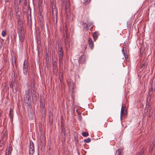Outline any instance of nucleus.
<instances>
[{
    "mask_svg": "<svg viewBox=\"0 0 155 155\" xmlns=\"http://www.w3.org/2000/svg\"><path fill=\"white\" fill-rule=\"evenodd\" d=\"M17 19V32L18 35L20 42L22 43L25 38V34L24 29L23 27V22L21 19V16L16 17Z\"/></svg>",
    "mask_w": 155,
    "mask_h": 155,
    "instance_id": "obj_1",
    "label": "nucleus"
},
{
    "mask_svg": "<svg viewBox=\"0 0 155 155\" xmlns=\"http://www.w3.org/2000/svg\"><path fill=\"white\" fill-rule=\"evenodd\" d=\"M62 8H65L66 15L69 16L70 15V4L69 0H62Z\"/></svg>",
    "mask_w": 155,
    "mask_h": 155,
    "instance_id": "obj_2",
    "label": "nucleus"
},
{
    "mask_svg": "<svg viewBox=\"0 0 155 155\" xmlns=\"http://www.w3.org/2000/svg\"><path fill=\"white\" fill-rule=\"evenodd\" d=\"M14 9L16 17L21 16V13L19 8L18 4L15 2Z\"/></svg>",
    "mask_w": 155,
    "mask_h": 155,
    "instance_id": "obj_3",
    "label": "nucleus"
},
{
    "mask_svg": "<svg viewBox=\"0 0 155 155\" xmlns=\"http://www.w3.org/2000/svg\"><path fill=\"white\" fill-rule=\"evenodd\" d=\"M61 141L62 143H64L65 142L66 139L65 134V129L63 125H61Z\"/></svg>",
    "mask_w": 155,
    "mask_h": 155,
    "instance_id": "obj_4",
    "label": "nucleus"
},
{
    "mask_svg": "<svg viewBox=\"0 0 155 155\" xmlns=\"http://www.w3.org/2000/svg\"><path fill=\"white\" fill-rule=\"evenodd\" d=\"M51 9L50 10V13L52 14L53 16H57L58 13V10L56 6L54 3H51Z\"/></svg>",
    "mask_w": 155,
    "mask_h": 155,
    "instance_id": "obj_5",
    "label": "nucleus"
},
{
    "mask_svg": "<svg viewBox=\"0 0 155 155\" xmlns=\"http://www.w3.org/2000/svg\"><path fill=\"white\" fill-rule=\"evenodd\" d=\"M30 89L28 88L27 91H25V94L24 95V99L25 103H28V101H30L31 97L29 93Z\"/></svg>",
    "mask_w": 155,
    "mask_h": 155,
    "instance_id": "obj_6",
    "label": "nucleus"
},
{
    "mask_svg": "<svg viewBox=\"0 0 155 155\" xmlns=\"http://www.w3.org/2000/svg\"><path fill=\"white\" fill-rule=\"evenodd\" d=\"M148 96L147 97L146 101V108L149 109L150 106V102L151 99V96L152 93H148Z\"/></svg>",
    "mask_w": 155,
    "mask_h": 155,
    "instance_id": "obj_7",
    "label": "nucleus"
},
{
    "mask_svg": "<svg viewBox=\"0 0 155 155\" xmlns=\"http://www.w3.org/2000/svg\"><path fill=\"white\" fill-rule=\"evenodd\" d=\"M29 152V155H33L34 152V144L32 142H30Z\"/></svg>",
    "mask_w": 155,
    "mask_h": 155,
    "instance_id": "obj_8",
    "label": "nucleus"
},
{
    "mask_svg": "<svg viewBox=\"0 0 155 155\" xmlns=\"http://www.w3.org/2000/svg\"><path fill=\"white\" fill-rule=\"evenodd\" d=\"M59 61L60 63L62 62L63 59V49L62 47H59Z\"/></svg>",
    "mask_w": 155,
    "mask_h": 155,
    "instance_id": "obj_9",
    "label": "nucleus"
},
{
    "mask_svg": "<svg viewBox=\"0 0 155 155\" xmlns=\"http://www.w3.org/2000/svg\"><path fill=\"white\" fill-rule=\"evenodd\" d=\"M48 116L49 125L51 126L52 125L53 122V114L50 111L49 112Z\"/></svg>",
    "mask_w": 155,
    "mask_h": 155,
    "instance_id": "obj_10",
    "label": "nucleus"
},
{
    "mask_svg": "<svg viewBox=\"0 0 155 155\" xmlns=\"http://www.w3.org/2000/svg\"><path fill=\"white\" fill-rule=\"evenodd\" d=\"M64 38V42L66 49L68 50L70 47V42L68 41V36H65Z\"/></svg>",
    "mask_w": 155,
    "mask_h": 155,
    "instance_id": "obj_11",
    "label": "nucleus"
},
{
    "mask_svg": "<svg viewBox=\"0 0 155 155\" xmlns=\"http://www.w3.org/2000/svg\"><path fill=\"white\" fill-rule=\"evenodd\" d=\"M85 56L84 55H83L79 58L78 61L79 64H83L85 62Z\"/></svg>",
    "mask_w": 155,
    "mask_h": 155,
    "instance_id": "obj_12",
    "label": "nucleus"
},
{
    "mask_svg": "<svg viewBox=\"0 0 155 155\" xmlns=\"http://www.w3.org/2000/svg\"><path fill=\"white\" fill-rule=\"evenodd\" d=\"M88 43L90 48L92 50L94 47V44L92 39L91 38H89L88 40Z\"/></svg>",
    "mask_w": 155,
    "mask_h": 155,
    "instance_id": "obj_13",
    "label": "nucleus"
},
{
    "mask_svg": "<svg viewBox=\"0 0 155 155\" xmlns=\"http://www.w3.org/2000/svg\"><path fill=\"white\" fill-rule=\"evenodd\" d=\"M36 40L37 41V44L39 45H41V38L40 34L39 32H38L37 35L36 36Z\"/></svg>",
    "mask_w": 155,
    "mask_h": 155,
    "instance_id": "obj_14",
    "label": "nucleus"
},
{
    "mask_svg": "<svg viewBox=\"0 0 155 155\" xmlns=\"http://www.w3.org/2000/svg\"><path fill=\"white\" fill-rule=\"evenodd\" d=\"M155 89V83H154L153 81H152V84L151 85V89L149 91L148 93H150V92L153 94L152 91L153 90H154Z\"/></svg>",
    "mask_w": 155,
    "mask_h": 155,
    "instance_id": "obj_15",
    "label": "nucleus"
},
{
    "mask_svg": "<svg viewBox=\"0 0 155 155\" xmlns=\"http://www.w3.org/2000/svg\"><path fill=\"white\" fill-rule=\"evenodd\" d=\"M99 35V34L97 31H95L94 33L93 36L94 40L95 41L97 39Z\"/></svg>",
    "mask_w": 155,
    "mask_h": 155,
    "instance_id": "obj_16",
    "label": "nucleus"
},
{
    "mask_svg": "<svg viewBox=\"0 0 155 155\" xmlns=\"http://www.w3.org/2000/svg\"><path fill=\"white\" fill-rule=\"evenodd\" d=\"M32 101L34 104H36V103L37 97L36 94L32 95Z\"/></svg>",
    "mask_w": 155,
    "mask_h": 155,
    "instance_id": "obj_17",
    "label": "nucleus"
},
{
    "mask_svg": "<svg viewBox=\"0 0 155 155\" xmlns=\"http://www.w3.org/2000/svg\"><path fill=\"white\" fill-rule=\"evenodd\" d=\"M12 147L11 146H9L8 148H7L6 150V155H7V153H8V155L9 154H11L12 151Z\"/></svg>",
    "mask_w": 155,
    "mask_h": 155,
    "instance_id": "obj_18",
    "label": "nucleus"
},
{
    "mask_svg": "<svg viewBox=\"0 0 155 155\" xmlns=\"http://www.w3.org/2000/svg\"><path fill=\"white\" fill-rule=\"evenodd\" d=\"M40 142L41 143V145L43 147H44L45 144V141L44 139V138L42 137L41 138H40Z\"/></svg>",
    "mask_w": 155,
    "mask_h": 155,
    "instance_id": "obj_19",
    "label": "nucleus"
},
{
    "mask_svg": "<svg viewBox=\"0 0 155 155\" xmlns=\"http://www.w3.org/2000/svg\"><path fill=\"white\" fill-rule=\"evenodd\" d=\"M75 85L73 83L70 82L68 83V87L70 89L73 90L74 87Z\"/></svg>",
    "mask_w": 155,
    "mask_h": 155,
    "instance_id": "obj_20",
    "label": "nucleus"
},
{
    "mask_svg": "<svg viewBox=\"0 0 155 155\" xmlns=\"http://www.w3.org/2000/svg\"><path fill=\"white\" fill-rule=\"evenodd\" d=\"M40 109L42 113L45 114V104L40 105Z\"/></svg>",
    "mask_w": 155,
    "mask_h": 155,
    "instance_id": "obj_21",
    "label": "nucleus"
},
{
    "mask_svg": "<svg viewBox=\"0 0 155 155\" xmlns=\"http://www.w3.org/2000/svg\"><path fill=\"white\" fill-rule=\"evenodd\" d=\"M13 15H14L13 10H12V8H10V18L11 19H12L13 18H14Z\"/></svg>",
    "mask_w": 155,
    "mask_h": 155,
    "instance_id": "obj_22",
    "label": "nucleus"
},
{
    "mask_svg": "<svg viewBox=\"0 0 155 155\" xmlns=\"http://www.w3.org/2000/svg\"><path fill=\"white\" fill-rule=\"evenodd\" d=\"M9 116L10 119L12 121L13 120V111L10 109V111H9Z\"/></svg>",
    "mask_w": 155,
    "mask_h": 155,
    "instance_id": "obj_23",
    "label": "nucleus"
},
{
    "mask_svg": "<svg viewBox=\"0 0 155 155\" xmlns=\"http://www.w3.org/2000/svg\"><path fill=\"white\" fill-rule=\"evenodd\" d=\"M83 25H84V29L86 30H87L89 29V28L88 27V25H87V24L85 23V22H83Z\"/></svg>",
    "mask_w": 155,
    "mask_h": 155,
    "instance_id": "obj_24",
    "label": "nucleus"
},
{
    "mask_svg": "<svg viewBox=\"0 0 155 155\" xmlns=\"http://www.w3.org/2000/svg\"><path fill=\"white\" fill-rule=\"evenodd\" d=\"M24 2V5L25 6H26L27 5V0H19V5H20L21 4V2Z\"/></svg>",
    "mask_w": 155,
    "mask_h": 155,
    "instance_id": "obj_25",
    "label": "nucleus"
},
{
    "mask_svg": "<svg viewBox=\"0 0 155 155\" xmlns=\"http://www.w3.org/2000/svg\"><path fill=\"white\" fill-rule=\"evenodd\" d=\"M25 60L24 61L23 64V69H28L27 64L26 62H25Z\"/></svg>",
    "mask_w": 155,
    "mask_h": 155,
    "instance_id": "obj_26",
    "label": "nucleus"
},
{
    "mask_svg": "<svg viewBox=\"0 0 155 155\" xmlns=\"http://www.w3.org/2000/svg\"><path fill=\"white\" fill-rule=\"evenodd\" d=\"M14 84H15V82H14V83L13 82H12V81H11V82H10V86L9 87L10 88H12V91H13L14 89L13 88V85H14Z\"/></svg>",
    "mask_w": 155,
    "mask_h": 155,
    "instance_id": "obj_27",
    "label": "nucleus"
},
{
    "mask_svg": "<svg viewBox=\"0 0 155 155\" xmlns=\"http://www.w3.org/2000/svg\"><path fill=\"white\" fill-rule=\"evenodd\" d=\"M121 150L118 149L116 151V155H121Z\"/></svg>",
    "mask_w": 155,
    "mask_h": 155,
    "instance_id": "obj_28",
    "label": "nucleus"
},
{
    "mask_svg": "<svg viewBox=\"0 0 155 155\" xmlns=\"http://www.w3.org/2000/svg\"><path fill=\"white\" fill-rule=\"evenodd\" d=\"M27 104V106L28 108H31L32 106L30 104V101H28L27 103H25Z\"/></svg>",
    "mask_w": 155,
    "mask_h": 155,
    "instance_id": "obj_29",
    "label": "nucleus"
},
{
    "mask_svg": "<svg viewBox=\"0 0 155 155\" xmlns=\"http://www.w3.org/2000/svg\"><path fill=\"white\" fill-rule=\"evenodd\" d=\"M144 152L143 149L141 150L140 152L137 153L136 155H143Z\"/></svg>",
    "mask_w": 155,
    "mask_h": 155,
    "instance_id": "obj_30",
    "label": "nucleus"
},
{
    "mask_svg": "<svg viewBox=\"0 0 155 155\" xmlns=\"http://www.w3.org/2000/svg\"><path fill=\"white\" fill-rule=\"evenodd\" d=\"M82 135L84 137H87L88 136L89 134L87 132H83Z\"/></svg>",
    "mask_w": 155,
    "mask_h": 155,
    "instance_id": "obj_31",
    "label": "nucleus"
},
{
    "mask_svg": "<svg viewBox=\"0 0 155 155\" xmlns=\"http://www.w3.org/2000/svg\"><path fill=\"white\" fill-rule=\"evenodd\" d=\"M91 141V139L90 138H88L87 139L84 140V142L86 143H89Z\"/></svg>",
    "mask_w": 155,
    "mask_h": 155,
    "instance_id": "obj_32",
    "label": "nucleus"
},
{
    "mask_svg": "<svg viewBox=\"0 0 155 155\" xmlns=\"http://www.w3.org/2000/svg\"><path fill=\"white\" fill-rule=\"evenodd\" d=\"M124 113V110L122 107L121 109V112H120V118L121 119H122V117H123V114Z\"/></svg>",
    "mask_w": 155,
    "mask_h": 155,
    "instance_id": "obj_33",
    "label": "nucleus"
},
{
    "mask_svg": "<svg viewBox=\"0 0 155 155\" xmlns=\"http://www.w3.org/2000/svg\"><path fill=\"white\" fill-rule=\"evenodd\" d=\"M57 65H56V62H55V61L53 63V67L54 70H56L57 68L56 67Z\"/></svg>",
    "mask_w": 155,
    "mask_h": 155,
    "instance_id": "obj_34",
    "label": "nucleus"
},
{
    "mask_svg": "<svg viewBox=\"0 0 155 155\" xmlns=\"http://www.w3.org/2000/svg\"><path fill=\"white\" fill-rule=\"evenodd\" d=\"M5 145L4 141L2 140H0V147L3 146Z\"/></svg>",
    "mask_w": 155,
    "mask_h": 155,
    "instance_id": "obj_35",
    "label": "nucleus"
},
{
    "mask_svg": "<svg viewBox=\"0 0 155 155\" xmlns=\"http://www.w3.org/2000/svg\"><path fill=\"white\" fill-rule=\"evenodd\" d=\"M91 0H84V3L85 5H86L88 4L90 2Z\"/></svg>",
    "mask_w": 155,
    "mask_h": 155,
    "instance_id": "obj_36",
    "label": "nucleus"
},
{
    "mask_svg": "<svg viewBox=\"0 0 155 155\" xmlns=\"http://www.w3.org/2000/svg\"><path fill=\"white\" fill-rule=\"evenodd\" d=\"M28 71V69H23V73L25 75H27V74Z\"/></svg>",
    "mask_w": 155,
    "mask_h": 155,
    "instance_id": "obj_37",
    "label": "nucleus"
},
{
    "mask_svg": "<svg viewBox=\"0 0 155 155\" xmlns=\"http://www.w3.org/2000/svg\"><path fill=\"white\" fill-rule=\"evenodd\" d=\"M31 92L32 94V95L36 94V91L35 90V89L34 88L31 89Z\"/></svg>",
    "mask_w": 155,
    "mask_h": 155,
    "instance_id": "obj_38",
    "label": "nucleus"
},
{
    "mask_svg": "<svg viewBox=\"0 0 155 155\" xmlns=\"http://www.w3.org/2000/svg\"><path fill=\"white\" fill-rule=\"evenodd\" d=\"M1 35L3 37H5L6 35V32L5 31V30L2 31Z\"/></svg>",
    "mask_w": 155,
    "mask_h": 155,
    "instance_id": "obj_39",
    "label": "nucleus"
},
{
    "mask_svg": "<svg viewBox=\"0 0 155 155\" xmlns=\"http://www.w3.org/2000/svg\"><path fill=\"white\" fill-rule=\"evenodd\" d=\"M40 101H44V98L43 97L42 94H41L40 96Z\"/></svg>",
    "mask_w": 155,
    "mask_h": 155,
    "instance_id": "obj_40",
    "label": "nucleus"
},
{
    "mask_svg": "<svg viewBox=\"0 0 155 155\" xmlns=\"http://www.w3.org/2000/svg\"><path fill=\"white\" fill-rule=\"evenodd\" d=\"M149 109V108H145L144 110V113L145 114H147L148 110Z\"/></svg>",
    "mask_w": 155,
    "mask_h": 155,
    "instance_id": "obj_41",
    "label": "nucleus"
},
{
    "mask_svg": "<svg viewBox=\"0 0 155 155\" xmlns=\"http://www.w3.org/2000/svg\"><path fill=\"white\" fill-rule=\"evenodd\" d=\"M47 57L45 58L46 61L47 62V67H48V62L49 63V61H48V58H47L48 56V54H47Z\"/></svg>",
    "mask_w": 155,
    "mask_h": 155,
    "instance_id": "obj_42",
    "label": "nucleus"
},
{
    "mask_svg": "<svg viewBox=\"0 0 155 155\" xmlns=\"http://www.w3.org/2000/svg\"><path fill=\"white\" fill-rule=\"evenodd\" d=\"M12 63H15L16 62V59L15 57H12Z\"/></svg>",
    "mask_w": 155,
    "mask_h": 155,
    "instance_id": "obj_43",
    "label": "nucleus"
},
{
    "mask_svg": "<svg viewBox=\"0 0 155 155\" xmlns=\"http://www.w3.org/2000/svg\"><path fill=\"white\" fill-rule=\"evenodd\" d=\"M71 111L72 112V114H74V107H73V106L71 107Z\"/></svg>",
    "mask_w": 155,
    "mask_h": 155,
    "instance_id": "obj_44",
    "label": "nucleus"
},
{
    "mask_svg": "<svg viewBox=\"0 0 155 155\" xmlns=\"http://www.w3.org/2000/svg\"><path fill=\"white\" fill-rule=\"evenodd\" d=\"M28 9L27 11V12L28 13V11L29 10L30 11V14L31 13V9L29 6H28Z\"/></svg>",
    "mask_w": 155,
    "mask_h": 155,
    "instance_id": "obj_45",
    "label": "nucleus"
},
{
    "mask_svg": "<svg viewBox=\"0 0 155 155\" xmlns=\"http://www.w3.org/2000/svg\"><path fill=\"white\" fill-rule=\"evenodd\" d=\"M88 26L90 27L92 26L93 24V23L92 22H89L88 23Z\"/></svg>",
    "mask_w": 155,
    "mask_h": 155,
    "instance_id": "obj_46",
    "label": "nucleus"
},
{
    "mask_svg": "<svg viewBox=\"0 0 155 155\" xmlns=\"http://www.w3.org/2000/svg\"><path fill=\"white\" fill-rule=\"evenodd\" d=\"M33 84H35L34 80L33 79H32L31 80V86H32V85H33Z\"/></svg>",
    "mask_w": 155,
    "mask_h": 155,
    "instance_id": "obj_47",
    "label": "nucleus"
},
{
    "mask_svg": "<svg viewBox=\"0 0 155 155\" xmlns=\"http://www.w3.org/2000/svg\"><path fill=\"white\" fill-rule=\"evenodd\" d=\"M40 105L45 104V101H40Z\"/></svg>",
    "mask_w": 155,
    "mask_h": 155,
    "instance_id": "obj_48",
    "label": "nucleus"
},
{
    "mask_svg": "<svg viewBox=\"0 0 155 155\" xmlns=\"http://www.w3.org/2000/svg\"><path fill=\"white\" fill-rule=\"evenodd\" d=\"M145 66V64H142L141 67H140V68H144V67Z\"/></svg>",
    "mask_w": 155,
    "mask_h": 155,
    "instance_id": "obj_49",
    "label": "nucleus"
},
{
    "mask_svg": "<svg viewBox=\"0 0 155 155\" xmlns=\"http://www.w3.org/2000/svg\"><path fill=\"white\" fill-rule=\"evenodd\" d=\"M82 46L85 49V50L87 48V45L86 44H84Z\"/></svg>",
    "mask_w": 155,
    "mask_h": 155,
    "instance_id": "obj_50",
    "label": "nucleus"
},
{
    "mask_svg": "<svg viewBox=\"0 0 155 155\" xmlns=\"http://www.w3.org/2000/svg\"><path fill=\"white\" fill-rule=\"evenodd\" d=\"M2 43L1 41H0V49L2 47Z\"/></svg>",
    "mask_w": 155,
    "mask_h": 155,
    "instance_id": "obj_51",
    "label": "nucleus"
},
{
    "mask_svg": "<svg viewBox=\"0 0 155 155\" xmlns=\"http://www.w3.org/2000/svg\"><path fill=\"white\" fill-rule=\"evenodd\" d=\"M6 135L5 133H3V135L2 137V139H3L4 137L6 136Z\"/></svg>",
    "mask_w": 155,
    "mask_h": 155,
    "instance_id": "obj_52",
    "label": "nucleus"
},
{
    "mask_svg": "<svg viewBox=\"0 0 155 155\" xmlns=\"http://www.w3.org/2000/svg\"><path fill=\"white\" fill-rule=\"evenodd\" d=\"M75 143L76 144L77 143H78V139L76 137L75 138Z\"/></svg>",
    "mask_w": 155,
    "mask_h": 155,
    "instance_id": "obj_53",
    "label": "nucleus"
},
{
    "mask_svg": "<svg viewBox=\"0 0 155 155\" xmlns=\"http://www.w3.org/2000/svg\"><path fill=\"white\" fill-rule=\"evenodd\" d=\"M64 34H65V33H66V36H68V35H67V31L65 29V31H64Z\"/></svg>",
    "mask_w": 155,
    "mask_h": 155,
    "instance_id": "obj_54",
    "label": "nucleus"
},
{
    "mask_svg": "<svg viewBox=\"0 0 155 155\" xmlns=\"http://www.w3.org/2000/svg\"><path fill=\"white\" fill-rule=\"evenodd\" d=\"M123 53L124 54V55L125 58H127V54H126L125 53H124V52H123Z\"/></svg>",
    "mask_w": 155,
    "mask_h": 155,
    "instance_id": "obj_55",
    "label": "nucleus"
},
{
    "mask_svg": "<svg viewBox=\"0 0 155 155\" xmlns=\"http://www.w3.org/2000/svg\"><path fill=\"white\" fill-rule=\"evenodd\" d=\"M78 119L79 120H81V119H82V118H81V116H80L79 117H78Z\"/></svg>",
    "mask_w": 155,
    "mask_h": 155,
    "instance_id": "obj_56",
    "label": "nucleus"
},
{
    "mask_svg": "<svg viewBox=\"0 0 155 155\" xmlns=\"http://www.w3.org/2000/svg\"><path fill=\"white\" fill-rule=\"evenodd\" d=\"M42 126H41V127H40V126L39 127V130H40V131H41V130H42Z\"/></svg>",
    "mask_w": 155,
    "mask_h": 155,
    "instance_id": "obj_57",
    "label": "nucleus"
},
{
    "mask_svg": "<svg viewBox=\"0 0 155 155\" xmlns=\"http://www.w3.org/2000/svg\"><path fill=\"white\" fill-rule=\"evenodd\" d=\"M13 66H14V65H16V62H15V63H12Z\"/></svg>",
    "mask_w": 155,
    "mask_h": 155,
    "instance_id": "obj_58",
    "label": "nucleus"
},
{
    "mask_svg": "<svg viewBox=\"0 0 155 155\" xmlns=\"http://www.w3.org/2000/svg\"><path fill=\"white\" fill-rule=\"evenodd\" d=\"M5 2L6 3L8 2V0H5Z\"/></svg>",
    "mask_w": 155,
    "mask_h": 155,
    "instance_id": "obj_59",
    "label": "nucleus"
},
{
    "mask_svg": "<svg viewBox=\"0 0 155 155\" xmlns=\"http://www.w3.org/2000/svg\"><path fill=\"white\" fill-rule=\"evenodd\" d=\"M32 86L33 88H34V86H35V84H33V85H32Z\"/></svg>",
    "mask_w": 155,
    "mask_h": 155,
    "instance_id": "obj_60",
    "label": "nucleus"
},
{
    "mask_svg": "<svg viewBox=\"0 0 155 155\" xmlns=\"http://www.w3.org/2000/svg\"><path fill=\"white\" fill-rule=\"evenodd\" d=\"M17 0H15L14 2V3L15 2L16 3H17Z\"/></svg>",
    "mask_w": 155,
    "mask_h": 155,
    "instance_id": "obj_61",
    "label": "nucleus"
},
{
    "mask_svg": "<svg viewBox=\"0 0 155 155\" xmlns=\"http://www.w3.org/2000/svg\"><path fill=\"white\" fill-rule=\"evenodd\" d=\"M40 2L41 3V1H40V0H39V5H40Z\"/></svg>",
    "mask_w": 155,
    "mask_h": 155,
    "instance_id": "obj_62",
    "label": "nucleus"
},
{
    "mask_svg": "<svg viewBox=\"0 0 155 155\" xmlns=\"http://www.w3.org/2000/svg\"><path fill=\"white\" fill-rule=\"evenodd\" d=\"M27 85L28 87H29V84H27Z\"/></svg>",
    "mask_w": 155,
    "mask_h": 155,
    "instance_id": "obj_63",
    "label": "nucleus"
},
{
    "mask_svg": "<svg viewBox=\"0 0 155 155\" xmlns=\"http://www.w3.org/2000/svg\"><path fill=\"white\" fill-rule=\"evenodd\" d=\"M2 114L1 113H0V117H1L2 116Z\"/></svg>",
    "mask_w": 155,
    "mask_h": 155,
    "instance_id": "obj_64",
    "label": "nucleus"
}]
</instances>
